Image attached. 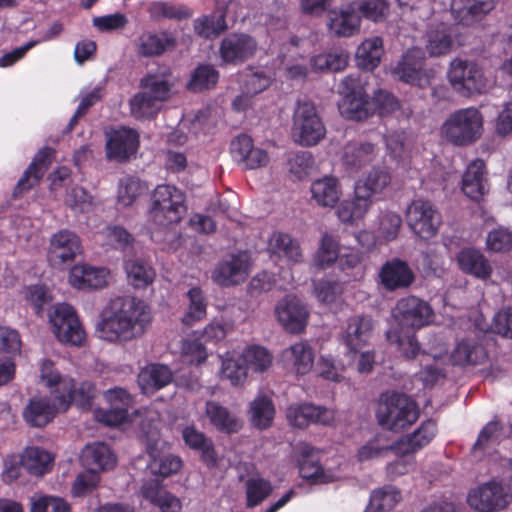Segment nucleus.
<instances>
[{"label": "nucleus", "mask_w": 512, "mask_h": 512, "mask_svg": "<svg viewBox=\"0 0 512 512\" xmlns=\"http://www.w3.org/2000/svg\"><path fill=\"white\" fill-rule=\"evenodd\" d=\"M326 135V127L316 106L309 101H298L293 113L292 137L303 147L319 144Z\"/></svg>", "instance_id": "6"}, {"label": "nucleus", "mask_w": 512, "mask_h": 512, "mask_svg": "<svg viewBox=\"0 0 512 512\" xmlns=\"http://www.w3.org/2000/svg\"><path fill=\"white\" fill-rule=\"evenodd\" d=\"M49 251L55 256H78L84 252L80 237L66 229L51 236Z\"/></svg>", "instance_id": "42"}, {"label": "nucleus", "mask_w": 512, "mask_h": 512, "mask_svg": "<svg viewBox=\"0 0 512 512\" xmlns=\"http://www.w3.org/2000/svg\"><path fill=\"white\" fill-rule=\"evenodd\" d=\"M312 199L321 207H334L340 198V186L335 177L325 176L312 182Z\"/></svg>", "instance_id": "41"}, {"label": "nucleus", "mask_w": 512, "mask_h": 512, "mask_svg": "<svg viewBox=\"0 0 512 512\" xmlns=\"http://www.w3.org/2000/svg\"><path fill=\"white\" fill-rule=\"evenodd\" d=\"M81 463L85 468L99 473L114 468L116 456L103 442L86 445L81 454Z\"/></svg>", "instance_id": "29"}, {"label": "nucleus", "mask_w": 512, "mask_h": 512, "mask_svg": "<svg viewBox=\"0 0 512 512\" xmlns=\"http://www.w3.org/2000/svg\"><path fill=\"white\" fill-rule=\"evenodd\" d=\"M371 204L372 200L359 198V196L355 194V198L353 200H345L341 202L336 213L342 222L358 220L366 214Z\"/></svg>", "instance_id": "56"}, {"label": "nucleus", "mask_w": 512, "mask_h": 512, "mask_svg": "<svg viewBox=\"0 0 512 512\" xmlns=\"http://www.w3.org/2000/svg\"><path fill=\"white\" fill-rule=\"evenodd\" d=\"M246 507L253 508L261 504L272 492L270 481L264 478H249L245 483Z\"/></svg>", "instance_id": "55"}, {"label": "nucleus", "mask_w": 512, "mask_h": 512, "mask_svg": "<svg viewBox=\"0 0 512 512\" xmlns=\"http://www.w3.org/2000/svg\"><path fill=\"white\" fill-rule=\"evenodd\" d=\"M50 323L53 333L60 342L77 347L83 345L86 334L71 305L58 304L50 315Z\"/></svg>", "instance_id": "10"}, {"label": "nucleus", "mask_w": 512, "mask_h": 512, "mask_svg": "<svg viewBox=\"0 0 512 512\" xmlns=\"http://www.w3.org/2000/svg\"><path fill=\"white\" fill-rule=\"evenodd\" d=\"M373 330V321L368 316H354L348 319L342 336L347 349L356 353L365 346Z\"/></svg>", "instance_id": "27"}, {"label": "nucleus", "mask_w": 512, "mask_h": 512, "mask_svg": "<svg viewBox=\"0 0 512 512\" xmlns=\"http://www.w3.org/2000/svg\"><path fill=\"white\" fill-rule=\"evenodd\" d=\"M425 60V52L421 48H410L402 55L393 73L405 83L427 87L434 77V71L425 68Z\"/></svg>", "instance_id": "11"}, {"label": "nucleus", "mask_w": 512, "mask_h": 512, "mask_svg": "<svg viewBox=\"0 0 512 512\" xmlns=\"http://www.w3.org/2000/svg\"><path fill=\"white\" fill-rule=\"evenodd\" d=\"M123 297L112 299L102 310L96 331L99 337L115 342L128 331V309Z\"/></svg>", "instance_id": "12"}, {"label": "nucleus", "mask_w": 512, "mask_h": 512, "mask_svg": "<svg viewBox=\"0 0 512 512\" xmlns=\"http://www.w3.org/2000/svg\"><path fill=\"white\" fill-rule=\"evenodd\" d=\"M54 455L41 447H28L22 458V467L33 476H43L49 473L54 465Z\"/></svg>", "instance_id": "38"}, {"label": "nucleus", "mask_w": 512, "mask_h": 512, "mask_svg": "<svg viewBox=\"0 0 512 512\" xmlns=\"http://www.w3.org/2000/svg\"><path fill=\"white\" fill-rule=\"evenodd\" d=\"M345 96L339 109L346 118L353 121H365L373 115L374 104L360 81L353 76L343 79Z\"/></svg>", "instance_id": "8"}, {"label": "nucleus", "mask_w": 512, "mask_h": 512, "mask_svg": "<svg viewBox=\"0 0 512 512\" xmlns=\"http://www.w3.org/2000/svg\"><path fill=\"white\" fill-rule=\"evenodd\" d=\"M52 366L53 363L50 360L43 362L41 378L51 388L52 396L59 399L62 412L67 411L72 403L81 409H90L95 397V385L84 381L76 387L73 379L62 378L59 373L50 371Z\"/></svg>", "instance_id": "2"}, {"label": "nucleus", "mask_w": 512, "mask_h": 512, "mask_svg": "<svg viewBox=\"0 0 512 512\" xmlns=\"http://www.w3.org/2000/svg\"><path fill=\"white\" fill-rule=\"evenodd\" d=\"M94 417L99 423L108 427H116L128 419V409L118 405H111L108 409L98 408L94 411Z\"/></svg>", "instance_id": "63"}, {"label": "nucleus", "mask_w": 512, "mask_h": 512, "mask_svg": "<svg viewBox=\"0 0 512 512\" xmlns=\"http://www.w3.org/2000/svg\"><path fill=\"white\" fill-rule=\"evenodd\" d=\"M401 499L400 492L392 487L385 486L374 490L370 495L369 504L365 512H385L391 510Z\"/></svg>", "instance_id": "50"}, {"label": "nucleus", "mask_w": 512, "mask_h": 512, "mask_svg": "<svg viewBox=\"0 0 512 512\" xmlns=\"http://www.w3.org/2000/svg\"><path fill=\"white\" fill-rule=\"evenodd\" d=\"M58 412H62L59 399L52 396L33 397L24 407L22 416L30 427L42 428L51 423Z\"/></svg>", "instance_id": "18"}, {"label": "nucleus", "mask_w": 512, "mask_h": 512, "mask_svg": "<svg viewBox=\"0 0 512 512\" xmlns=\"http://www.w3.org/2000/svg\"><path fill=\"white\" fill-rule=\"evenodd\" d=\"M257 50L256 40L244 33H231L220 43L219 54L224 64H241L252 58Z\"/></svg>", "instance_id": "15"}, {"label": "nucleus", "mask_w": 512, "mask_h": 512, "mask_svg": "<svg viewBox=\"0 0 512 512\" xmlns=\"http://www.w3.org/2000/svg\"><path fill=\"white\" fill-rule=\"evenodd\" d=\"M275 313L280 324L290 333H300L307 325L309 312L296 296L284 297L277 304Z\"/></svg>", "instance_id": "17"}, {"label": "nucleus", "mask_w": 512, "mask_h": 512, "mask_svg": "<svg viewBox=\"0 0 512 512\" xmlns=\"http://www.w3.org/2000/svg\"><path fill=\"white\" fill-rule=\"evenodd\" d=\"M140 87L142 91L130 100V114L139 120L154 119L170 99L172 85L165 74H148L140 80Z\"/></svg>", "instance_id": "3"}, {"label": "nucleus", "mask_w": 512, "mask_h": 512, "mask_svg": "<svg viewBox=\"0 0 512 512\" xmlns=\"http://www.w3.org/2000/svg\"><path fill=\"white\" fill-rule=\"evenodd\" d=\"M358 11L368 20L384 22L389 15V3L387 0H360Z\"/></svg>", "instance_id": "60"}, {"label": "nucleus", "mask_w": 512, "mask_h": 512, "mask_svg": "<svg viewBox=\"0 0 512 512\" xmlns=\"http://www.w3.org/2000/svg\"><path fill=\"white\" fill-rule=\"evenodd\" d=\"M53 150L45 147L41 149L35 156L33 162L25 170L23 176L18 181L14 194L21 195L37 185L49 167V158L52 156Z\"/></svg>", "instance_id": "30"}, {"label": "nucleus", "mask_w": 512, "mask_h": 512, "mask_svg": "<svg viewBox=\"0 0 512 512\" xmlns=\"http://www.w3.org/2000/svg\"><path fill=\"white\" fill-rule=\"evenodd\" d=\"M393 316L401 328L420 329L432 322L434 312L428 302L410 295L397 301Z\"/></svg>", "instance_id": "14"}, {"label": "nucleus", "mask_w": 512, "mask_h": 512, "mask_svg": "<svg viewBox=\"0 0 512 512\" xmlns=\"http://www.w3.org/2000/svg\"><path fill=\"white\" fill-rule=\"evenodd\" d=\"M186 295L189 299V307L182 321L187 325H192L206 316L207 301L199 287H192Z\"/></svg>", "instance_id": "54"}, {"label": "nucleus", "mask_w": 512, "mask_h": 512, "mask_svg": "<svg viewBox=\"0 0 512 512\" xmlns=\"http://www.w3.org/2000/svg\"><path fill=\"white\" fill-rule=\"evenodd\" d=\"M376 417L382 428L400 432L417 421L419 408L417 403L405 393L394 390L385 391L379 396Z\"/></svg>", "instance_id": "1"}, {"label": "nucleus", "mask_w": 512, "mask_h": 512, "mask_svg": "<svg viewBox=\"0 0 512 512\" xmlns=\"http://www.w3.org/2000/svg\"><path fill=\"white\" fill-rule=\"evenodd\" d=\"M272 354L262 346H250L245 349L242 361L248 369L256 372H262L268 369L272 364Z\"/></svg>", "instance_id": "57"}, {"label": "nucleus", "mask_w": 512, "mask_h": 512, "mask_svg": "<svg viewBox=\"0 0 512 512\" xmlns=\"http://www.w3.org/2000/svg\"><path fill=\"white\" fill-rule=\"evenodd\" d=\"M176 45V38L169 32L145 33L137 40L138 53L145 57L162 55Z\"/></svg>", "instance_id": "36"}, {"label": "nucleus", "mask_w": 512, "mask_h": 512, "mask_svg": "<svg viewBox=\"0 0 512 512\" xmlns=\"http://www.w3.org/2000/svg\"><path fill=\"white\" fill-rule=\"evenodd\" d=\"M248 274V258H230L228 261H221L214 268L211 278L222 287H230L244 282Z\"/></svg>", "instance_id": "22"}, {"label": "nucleus", "mask_w": 512, "mask_h": 512, "mask_svg": "<svg viewBox=\"0 0 512 512\" xmlns=\"http://www.w3.org/2000/svg\"><path fill=\"white\" fill-rule=\"evenodd\" d=\"M148 453L151 457L149 467L151 472L163 478L176 474L182 467V459L176 455L158 456L157 451L152 447H148Z\"/></svg>", "instance_id": "52"}, {"label": "nucleus", "mask_w": 512, "mask_h": 512, "mask_svg": "<svg viewBox=\"0 0 512 512\" xmlns=\"http://www.w3.org/2000/svg\"><path fill=\"white\" fill-rule=\"evenodd\" d=\"M462 191L473 201H479L488 192L487 172L483 160L472 161L462 176Z\"/></svg>", "instance_id": "24"}, {"label": "nucleus", "mask_w": 512, "mask_h": 512, "mask_svg": "<svg viewBox=\"0 0 512 512\" xmlns=\"http://www.w3.org/2000/svg\"><path fill=\"white\" fill-rule=\"evenodd\" d=\"M501 431L502 425L499 421L488 422L480 431L471 448V453L474 456L489 453L499 443Z\"/></svg>", "instance_id": "48"}, {"label": "nucleus", "mask_w": 512, "mask_h": 512, "mask_svg": "<svg viewBox=\"0 0 512 512\" xmlns=\"http://www.w3.org/2000/svg\"><path fill=\"white\" fill-rule=\"evenodd\" d=\"M449 82L455 92L463 97L481 94L486 89V78L475 62L460 58L450 63Z\"/></svg>", "instance_id": "7"}, {"label": "nucleus", "mask_w": 512, "mask_h": 512, "mask_svg": "<svg viewBox=\"0 0 512 512\" xmlns=\"http://www.w3.org/2000/svg\"><path fill=\"white\" fill-rule=\"evenodd\" d=\"M486 358V349L474 339L459 341L450 356L452 364L461 367L482 364Z\"/></svg>", "instance_id": "34"}, {"label": "nucleus", "mask_w": 512, "mask_h": 512, "mask_svg": "<svg viewBox=\"0 0 512 512\" xmlns=\"http://www.w3.org/2000/svg\"><path fill=\"white\" fill-rule=\"evenodd\" d=\"M227 29L225 15L222 12L202 16L194 20V31L200 37L212 39Z\"/></svg>", "instance_id": "51"}, {"label": "nucleus", "mask_w": 512, "mask_h": 512, "mask_svg": "<svg viewBox=\"0 0 512 512\" xmlns=\"http://www.w3.org/2000/svg\"><path fill=\"white\" fill-rule=\"evenodd\" d=\"M453 27L444 23L431 26L426 34V51L430 56L437 57L449 53L455 43Z\"/></svg>", "instance_id": "32"}, {"label": "nucleus", "mask_w": 512, "mask_h": 512, "mask_svg": "<svg viewBox=\"0 0 512 512\" xmlns=\"http://www.w3.org/2000/svg\"><path fill=\"white\" fill-rule=\"evenodd\" d=\"M289 424L297 428H306L310 424L331 425L335 419L332 409L315 406L311 403L290 405L286 411Z\"/></svg>", "instance_id": "16"}, {"label": "nucleus", "mask_w": 512, "mask_h": 512, "mask_svg": "<svg viewBox=\"0 0 512 512\" xmlns=\"http://www.w3.org/2000/svg\"><path fill=\"white\" fill-rule=\"evenodd\" d=\"M390 182L391 176L386 169L373 168L364 179L356 183L355 193L359 198L372 200V195L381 192Z\"/></svg>", "instance_id": "44"}, {"label": "nucleus", "mask_w": 512, "mask_h": 512, "mask_svg": "<svg viewBox=\"0 0 512 512\" xmlns=\"http://www.w3.org/2000/svg\"><path fill=\"white\" fill-rule=\"evenodd\" d=\"M275 413L273 400L264 394L257 395L251 401L248 409L251 425L259 430H266L271 427Z\"/></svg>", "instance_id": "39"}, {"label": "nucleus", "mask_w": 512, "mask_h": 512, "mask_svg": "<svg viewBox=\"0 0 512 512\" xmlns=\"http://www.w3.org/2000/svg\"><path fill=\"white\" fill-rule=\"evenodd\" d=\"M383 52V40L381 37L366 39L356 50V65L362 70L373 71L379 66Z\"/></svg>", "instance_id": "40"}, {"label": "nucleus", "mask_w": 512, "mask_h": 512, "mask_svg": "<svg viewBox=\"0 0 512 512\" xmlns=\"http://www.w3.org/2000/svg\"><path fill=\"white\" fill-rule=\"evenodd\" d=\"M348 60V52L339 50L314 56L311 64L317 72H338L347 66Z\"/></svg>", "instance_id": "53"}, {"label": "nucleus", "mask_w": 512, "mask_h": 512, "mask_svg": "<svg viewBox=\"0 0 512 512\" xmlns=\"http://www.w3.org/2000/svg\"><path fill=\"white\" fill-rule=\"evenodd\" d=\"M459 268L466 274L486 280L491 276L492 266L487 258H456Z\"/></svg>", "instance_id": "61"}, {"label": "nucleus", "mask_w": 512, "mask_h": 512, "mask_svg": "<svg viewBox=\"0 0 512 512\" xmlns=\"http://www.w3.org/2000/svg\"><path fill=\"white\" fill-rule=\"evenodd\" d=\"M299 474L310 481L312 484H325L332 481L331 477L325 473L316 449L307 443L299 446Z\"/></svg>", "instance_id": "26"}, {"label": "nucleus", "mask_w": 512, "mask_h": 512, "mask_svg": "<svg viewBox=\"0 0 512 512\" xmlns=\"http://www.w3.org/2000/svg\"><path fill=\"white\" fill-rule=\"evenodd\" d=\"M110 272L103 267L75 265L69 272V283L77 289H101L108 284Z\"/></svg>", "instance_id": "23"}, {"label": "nucleus", "mask_w": 512, "mask_h": 512, "mask_svg": "<svg viewBox=\"0 0 512 512\" xmlns=\"http://www.w3.org/2000/svg\"><path fill=\"white\" fill-rule=\"evenodd\" d=\"M106 156L111 161L123 162L128 156V130L124 127L106 132Z\"/></svg>", "instance_id": "49"}, {"label": "nucleus", "mask_w": 512, "mask_h": 512, "mask_svg": "<svg viewBox=\"0 0 512 512\" xmlns=\"http://www.w3.org/2000/svg\"><path fill=\"white\" fill-rule=\"evenodd\" d=\"M378 150L370 142L349 143L345 146L343 160L347 166L360 169L376 159Z\"/></svg>", "instance_id": "43"}, {"label": "nucleus", "mask_w": 512, "mask_h": 512, "mask_svg": "<svg viewBox=\"0 0 512 512\" xmlns=\"http://www.w3.org/2000/svg\"><path fill=\"white\" fill-rule=\"evenodd\" d=\"M486 245L494 253H507L512 248V233L505 228H497L489 232Z\"/></svg>", "instance_id": "64"}, {"label": "nucleus", "mask_w": 512, "mask_h": 512, "mask_svg": "<svg viewBox=\"0 0 512 512\" xmlns=\"http://www.w3.org/2000/svg\"><path fill=\"white\" fill-rule=\"evenodd\" d=\"M152 324L150 307L142 300L130 298V339L141 337Z\"/></svg>", "instance_id": "46"}, {"label": "nucleus", "mask_w": 512, "mask_h": 512, "mask_svg": "<svg viewBox=\"0 0 512 512\" xmlns=\"http://www.w3.org/2000/svg\"><path fill=\"white\" fill-rule=\"evenodd\" d=\"M269 249L275 256L284 254L285 256H300L301 250L297 240L289 234L277 232L269 240Z\"/></svg>", "instance_id": "59"}, {"label": "nucleus", "mask_w": 512, "mask_h": 512, "mask_svg": "<svg viewBox=\"0 0 512 512\" xmlns=\"http://www.w3.org/2000/svg\"><path fill=\"white\" fill-rule=\"evenodd\" d=\"M406 218L411 230L422 239L434 237L441 225L440 213L431 202L422 199L408 206Z\"/></svg>", "instance_id": "13"}, {"label": "nucleus", "mask_w": 512, "mask_h": 512, "mask_svg": "<svg viewBox=\"0 0 512 512\" xmlns=\"http://www.w3.org/2000/svg\"><path fill=\"white\" fill-rule=\"evenodd\" d=\"M173 380L171 369L164 364L153 363L142 368L138 374V384L143 393H154Z\"/></svg>", "instance_id": "31"}, {"label": "nucleus", "mask_w": 512, "mask_h": 512, "mask_svg": "<svg viewBox=\"0 0 512 512\" xmlns=\"http://www.w3.org/2000/svg\"><path fill=\"white\" fill-rule=\"evenodd\" d=\"M282 359L297 375H305L313 367L314 352L307 342H298L282 352Z\"/></svg>", "instance_id": "37"}, {"label": "nucleus", "mask_w": 512, "mask_h": 512, "mask_svg": "<svg viewBox=\"0 0 512 512\" xmlns=\"http://www.w3.org/2000/svg\"><path fill=\"white\" fill-rule=\"evenodd\" d=\"M437 423L433 419L423 421L412 433L396 442V453L413 455L428 446L437 435Z\"/></svg>", "instance_id": "20"}, {"label": "nucleus", "mask_w": 512, "mask_h": 512, "mask_svg": "<svg viewBox=\"0 0 512 512\" xmlns=\"http://www.w3.org/2000/svg\"><path fill=\"white\" fill-rule=\"evenodd\" d=\"M143 497L157 506L161 512H180L182 503L178 497L163 489L157 480L146 481L141 488Z\"/></svg>", "instance_id": "33"}, {"label": "nucleus", "mask_w": 512, "mask_h": 512, "mask_svg": "<svg viewBox=\"0 0 512 512\" xmlns=\"http://www.w3.org/2000/svg\"><path fill=\"white\" fill-rule=\"evenodd\" d=\"M511 498L509 488L501 481L490 480L471 489L467 503L479 512H496L506 508Z\"/></svg>", "instance_id": "9"}, {"label": "nucleus", "mask_w": 512, "mask_h": 512, "mask_svg": "<svg viewBox=\"0 0 512 512\" xmlns=\"http://www.w3.org/2000/svg\"><path fill=\"white\" fill-rule=\"evenodd\" d=\"M386 338L390 344L396 345L398 351L406 359H415L421 351L420 343L412 329H389L386 333Z\"/></svg>", "instance_id": "45"}, {"label": "nucleus", "mask_w": 512, "mask_h": 512, "mask_svg": "<svg viewBox=\"0 0 512 512\" xmlns=\"http://www.w3.org/2000/svg\"><path fill=\"white\" fill-rule=\"evenodd\" d=\"M219 80V72L213 65L200 64L191 73L186 88L194 93L215 88Z\"/></svg>", "instance_id": "47"}, {"label": "nucleus", "mask_w": 512, "mask_h": 512, "mask_svg": "<svg viewBox=\"0 0 512 512\" xmlns=\"http://www.w3.org/2000/svg\"><path fill=\"white\" fill-rule=\"evenodd\" d=\"M482 128V114L476 108L470 107L450 114L442 126V134L449 142L465 146L480 138Z\"/></svg>", "instance_id": "5"}, {"label": "nucleus", "mask_w": 512, "mask_h": 512, "mask_svg": "<svg viewBox=\"0 0 512 512\" xmlns=\"http://www.w3.org/2000/svg\"><path fill=\"white\" fill-rule=\"evenodd\" d=\"M271 79L265 71L248 67L243 73V93L254 96L270 86Z\"/></svg>", "instance_id": "58"}, {"label": "nucleus", "mask_w": 512, "mask_h": 512, "mask_svg": "<svg viewBox=\"0 0 512 512\" xmlns=\"http://www.w3.org/2000/svg\"><path fill=\"white\" fill-rule=\"evenodd\" d=\"M205 415L211 425L219 432L234 434L241 430V420L219 402L209 400L205 404Z\"/></svg>", "instance_id": "28"}, {"label": "nucleus", "mask_w": 512, "mask_h": 512, "mask_svg": "<svg viewBox=\"0 0 512 512\" xmlns=\"http://www.w3.org/2000/svg\"><path fill=\"white\" fill-rule=\"evenodd\" d=\"M100 476L96 471L88 468L77 475L72 484V494L75 497H84L90 494L99 484Z\"/></svg>", "instance_id": "62"}, {"label": "nucleus", "mask_w": 512, "mask_h": 512, "mask_svg": "<svg viewBox=\"0 0 512 512\" xmlns=\"http://www.w3.org/2000/svg\"><path fill=\"white\" fill-rule=\"evenodd\" d=\"M496 6V0H453L451 12L455 21L472 26L483 20Z\"/></svg>", "instance_id": "19"}, {"label": "nucleus", "mask_w": 512, "mask_h": 512, "mask_svg": "<svg viewBox=\"0 0 512 512\" xmlns=\"http://www.w3.org/2000/svg\"><path fill=\"white\" fill-rule=\"evenodd\" d=\"M182 438L186 446L200 455L201 461L208 468H215L218 465V454L213 441L194 425L186 426L182 430Z\"/></svg>", "instance_id": "25"}, {"label": "nucleus", "mask_w": 512, "mask_h": 512, "mask_svg": "<svg viewBox=\"0 0 512 512\" xmlns=\"http://www.w3.org/2000/svg\"><path fill=\"white\" fill-rule=\"evenodd\" d=\"M360 16L356 9L349 6L329 13V31L337 37H351L359 31Z\"/></svg>", "instance_id": "35"}, {"label": "nucleus", "mask_w": 512, "mask_h": 512, "mask_svg": "<svg viewBox=\"0 0 512 512\" xmlns=\"http://www.w3.org/2000/svg\"><path fill=\"white\" fill-rule=\"evenodd\" d=\"M185 195L171 185H159L152 195L151 221L159 228L178 224L186 214Z\"/></svg>", "instance_id": "4"}, {"label": "nucleus", "mask_w": 512, "mask_h": 512, "mask_svg": "<svg viewBox=\"0 0 512 512\" xmlns=\"http://www.w3.org/2000/svg\"><path fill=\"white\" fill-rule=\"evenodd\" d=\"M381 284L388 291L408 288L415 280V275L408 264L400 258L387 261L379 272Z\"/></svg>", "instance_id": "21"}]
</instances>
